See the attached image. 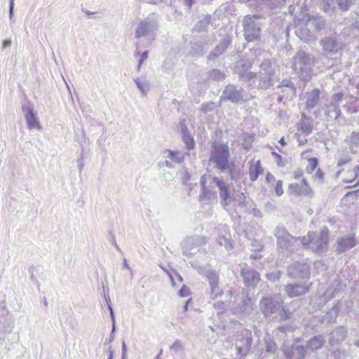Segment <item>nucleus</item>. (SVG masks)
Instances as JSON below:
<instances>
[{"instance_id":"obj_1","label":"nucleus","mask_w":359,"mask_h":359,"mask_svg":"<svg viewBox=\"0 0 359 359\" xmlns=\"http://www.w3.org/2000/svg\"><path fill=\"white\" fill-rule=\"evenodd\" d=\"M273 65L270 59H264L259 65V73H254L249 71V66L238 62L234 67V72L238 75L239 80L249 87L266 90L278 81Z\"/></svg>"},{"instance_id":"obj_2","label":"nucleus","mask_w":359,"mask_h":359,"mask_svg":"<svg viewBox=\"0 0 359 359\" xmlns=\"http://www.w3.org/2000/svg\"><path fill=\"white\" fill-rule=\"evenodd\" d=\"M283 299L279 294L263 297L259 304V310L266 318L278 314L280 320H287L290 318V312L283 306Z\"/></svg>"},{"instance_id":"obj_3","label":"nucleus","mask_w":359,"mask_h":359,"mask_svg":"<svg viewBox=\"0 0 359 359\" xmlns=\"http://www.w3.org/2000/svg\"><path fill=\"white\" fill-rule=\"evenodd\" d=\"M230 156L228 142L221 140H215L212 142L210 161L221 172H225L230 167L234 166V163L230 161Z\"/></svg>"},{"instance_id":"obj_4","label":"nucleus","mask_w":359,"mask_h":359,"mask_svg":"<svg viewBox=\"0 0 359 359\" xmlns=\"http://www.w3.org/2000/svg\"><path fill=\"white\" fill-rule=\"evenodd\" d=\"M159 28V19L155 13L149 14L142 20L135 33L136 39L147 37L149 40H154Z\"/></svg>"},{"instance_id":"obj_5","label":"nucleus","mask_w":359,"mask_h":359,"mask_svg":"<svg viewBox=\"0 0 359 359\" xmlns=\"http://www.w3.org/2000/svg\"><path fill=\"white\" fill-rule=\"evenodd\" d=\"M261 17V15H248L244 17L243 20L244 36L248 42H253L261 39L262 24L257 21Z\"/></svg>"},{"instance_id":"obj_6","label":"nucleus","mask_w":359,"mask_h":359,"mask_svg":"<svg viewBox=\"0 0 359 359\" xmlns=\"http://www.w3.org/2000/svg\"><path fill=\"white\" fill-rule=\"evenodd\" d=\"M274 236L279 252L285 253L294 251V243L297 238L292 236L284 226H277L274 230Z\"/></svg>"},{"instance_id":"obj_7","label":"nucleus","mask_w":359,"mask_h":359,"mask_svg":"<svg viewBox=\"0 0 359 359\" xmlns=\"http://www.w3.org/2000/svg\"><path fill=\"white\" fill-rule=\"evenodd\" d=\"M255 299L250 297L247 292L238 294L231 309L233 313L241 316H248L254 310Z\"/></svg>"},{"instance_id":"obj_8","label":"nucleus","mask_w":359,"mask_h":359,"mask_svg":"<svg viewBox=\"0 0 359 359\" xmlns=\"http://www.w3.org/2000/svg\"><path fill=\"white\" fill-rule=\"evenodd\" d=\"M252 333L247 329L242 330L237 335L235 339V346L236 355L242 357L246 356L252 347Z\"/></svg>"},{"instance_id":"obj_9","label":"nucleus","mask_w":359,"mask_h":359,"mask_svg":"<svg viewBox=\"0 0 359 359\" xmlns=\"http://www.w3.org/2000/svg\"><path fill=\"white\" fill-rule=\"evenodd\" d=\"M246 92L242 87L234 84L226 85L220 96L221 101H230L233 104H242L247 100Z\"/></svg>"},{"instance_id":"obj_10","label":"nucleus","mask_w":359,"mask_h":359,"mask_svg":"<svg viewBox=\"0 0 359 359\" xmlns=\"http://www.w3.org/2000/svg\"><path fill=\"white\" fill-rule=\"evenodd\" d=\"M313 61V57L304 51H298L294 57V69L300 74L304 79L309 77L310 66Z\"/></svg>"},{"instance_id":"obj_11","label":"nucleus","mask_w":359,"mask_h":359,"mask_svg":"<svg viewBox=\"0 0 359 359\" xmlns=\"http://www.w3.org/2000/svg\"><path fill=\"white\" fill-rule=\"evenodd\" d=\"M211 178V184H215L219 189L220 204L223 208H226L231 202V194L230 186L227 184L222 179L217 177L209 176Z\"/></svg>"},{"instance_id":"obj_12","label":"nucleus","mask_w":359,"mask_h":359,"mask_svg":"<svg viewBox=\"0 0 359 359\" xmlns=\"http://www.w3.org/2000/svg\"><path fill=\"white\" fill-rule=\"evenodd\" d=\"M329 230L327 226H323L318 233L313 232L312 245L310 248L315 252H323L327 249Z\"/></svg>"},{"instance_id":"obj_13","label":"nucleus","mask_w":359,"mask_h":359,"mask_svg":"<svg viewBox=\"0 0 359 359\" xmlns=\"http://www.w3.org/2000/svg\"><path fill=\"white\" fill-rule=\"evenodd\" d=\"M319 43L326 56L335 55L341 50V42L335 36H325L320 39Z\"/></svg>"},{"instance_id":"obj_14","label":"nucleus","mask_w":359,"mask_h":359,"mask_svg":"<svg viewBox=\"0 0 359 359\" xmlns=\"http://www.w3.org/2000/svg\"><path fill=\"white\" fill-rule=\"evenodd\" d=\"M287 274L293 279H309L310 277V269L306 264L297 262L287 267Z\"/></svg>"},{"instance_id":"obj_15","label":"nucleus","mask_w":359,"mask_h":359,"mask_svg":"<svg viewBox=\"0 0 359 359\" xmlns=\"http://www.w3.org/2000/svg\"><path fill=\"white\" fill-rule=\"evenodd\" d=\"M241 276L246 287H255L260 281L259 273L245 264L241 266Z\"/></svg>"},{"instance_id":"obj_16","label":"nucleus","mask_w":359,"mask_h":359,"mask_svg":"<svg viewBox=\"0 0 359 359\" xmlns=\"http://www.w3.org/2000/svg\"><path fill=\"white\" fill-rule=\"evenodd\" d=\"M205 243V238L203 236L189 237L183 241L181 247L183 249L184 256L191 257L196 252V248L194 245Z\"/></svg>"},{"instance_id":"obj_17","label":"nucleus","mask_w":359,"mask_h":359,"mask_svg":"<svg viewBox=\"0 0 359 359\" xmlns=\"http://www.w3.org/2000/svg\"><path fill=\"white\" fill-rule=\"evenodd\" d=\"M353 4V0H323L322 8L325 13H332L337 7L341 11H347Z\"/></svg>"},{"instance_id":"obj_18","label":"nucleus","mask_w":359,"mask_h":359,"mask_svg":"<svg viewBox=\"0 0 359 359\" xmlns=\"http://www.w3.org/2000/svg\"><path fill=\"white\" fill-rule=\"evenodd\" d=\"M294 32L302 41L306 43L315 41L317 38L304 20H299L295 25Z\"/></svg>"},{"instance_id":"obj_19","label":"nucleus","mask_w":359,"mask_h":359,"mask_svg":"<svg viewBox=\"0 0 359 359\" xmlns=\"http://www.w3.org/2000/svg\"><path fill=\"white\" fill-rule=\"evenodd\" d=\"M205 277L208 280L210 286V297L215 299L222 293V290L218 286L219 275L215 271L208 270L205 273Z\"/></svg>"},{"instance_id":"obj_20","label":"nucleus","mask_w":359,"mask_h":359,"mask_svg":"<svg viewBox=\"0 0 359 359\" xmlns=\"http://www.w3.org/2000/svg\"><path fill=\"white\" fill-rule=\"evenodd\" d=\"M205 277L208 280L210 286V297L215 299L222 293V290L218 286L219 275L215 271L208 270L205 273Z\"/></svg>"},{"instance_id":"obj_21","label":"nucleus","mask_w":359,"mask_h":359,"mask_svg":"<svg viewBox=\"0 0 359 359\" xmlns=\"http://www.w3.org/2000/svg\"><path fill=\"white\" fill-rule=\"evenodd\" d=\"M299 339H296L292 345L284 350V353L288 359H304L306 352V346L299 344Z\"/></svg>"},{"instance_id":"obj_22","label":"nucleus","mask_w":359,"mask_h":359,"mask_svg":"<svg viewBox=\"0 0 359 359\" xmlns=\"http://www.w3.org/2000/svg\"><path fill=\"white\" fill-rule=\"evenodd\" d=\"M22 111L25 114V118L29 129L36 128L39 130L41 129L39 119L34 113V109L29 106L23 105Z\"/></svg>"},{"instance_id":"obj_23","label":"nucleus","mask_w":359,"mask_h":359,"mask_svg":"<svg viewBox=\"0 0 359 359\" xmlns=\"http://www.w3.org/2000/svg\"><path fill=\"white\" fill-rule=\"evenodd\" d=\"M356 245V240L353 236H345L337 238L336 251L341 254Z\"/></svg>"},{"instance_id":"obj_24","label":"nucleus","mask_w":359,"mask_h":359,"mask_svg":"<svg viewBox=\"0 0 359 359\" xmlns=\"http://www.w3.org/2000/svg\"><path fill=\"white\" fill-rule=\"evenodd\" d=\"M289 191L297 196H312L313 191L305 179H303L301 184H291L289 185Z\"/></svg>"},{"instance_id":"obj_25","label":"nucleus","mask_w":359,"mask_h":359,"mask_svg":"<svg viewBox=\"0 0 359 359\" xmlns=\"http://www.w3.org/2000/svg\"><path fill=\"white\" fill-rule=\"evenodd\" d=\"M285 291L289 297H296L307 293L309 291V285L297 283L288 284L285 285Z\"/></svg>"},{"instance_id":"obj_26","label":"nucleus","mask_w":359,"mask_h":359,"mask_svg":"<svg viewBox=\"0 0 359 359\" xmlns=\"http://www.w3.org/2000/svg\"><path fill=\"white\" fill-rule=\"evenodd\" d=\"M304 22L306 23V26L312 30L316 36H317V33L325 27V20L323 17L319 15L309 16L307 20Z\"/></svg>"},{"instance_id":"obj_27","label":"nucleus","mask_w":359,"mask_h":359,"mask_svg":"<svg viewBox=\"0 0 359 359\" xmlns=\"http://www.w3.org/2000/svg\"><path fill=\"white\" fill-rule=\"evenodd\" d=\"M231 40L229 36L222 39L219 43L210 52L208 55L209 60H214L216 57L221 55L229 48Z\"/></svg>"},{"instance_id":"obj_28","label":"nucleus","mask_w":359,"mask_h":359,"mask_svg":"<svg viewBox=\"0 0 359 359\" xmlns=\"http://www.w3.org/2000/svg\"><path fill=\"white\" fill-rule=\"evenodd\" d=\"M346 330L344 326L337 327L330 334L329 343L333 346L343 341L346 337Z\"/></svg>"},{"instance_id":"obj_29","label":"nucleus","mask_w":359,"mask_h":359,"mask_svg":"<svg viewBox=\"0 0 359 359\" xmlns=\"http://www.w3.org/2000/svg\"><path fill=\"white\" fill-rule=\"evenodd\" d=\"M179 128L181 130L182 137L183 142L186 144V147L188 150L192 149L195 146V141L191 136L189 129L184 122L179 123Z\"/></svg>"},{"instance_id":"obj_30","label":"nucleus","mask_w":359,"mask_h":359,"mask_svg":"<svg viewBox=\"0 0 359 359\" xmlns=\"http://www.w3.org/2000/svg\"><path fill=\"white\" fill-rule=\"evenodd\" d=\"M290 0H262L263 4L273 13L279 12Z\"/></svg>"},{"instance_id":"obj_31","label":"nucleus","mask_w":359,"mask_h":359,"mask_svg":"<svg viewBox=\"0 0 359 359\" xmlns=\"http://www.w3.org/2000/svg\"><path fill=\"white\" fill-rule=\"evenodd\" d=\"M325 339L323 335H316L311 337L306 341V347L312 351L321 348L325 343Z\"/></svg>"},{"instance_id":"obj_32","label":"nucleus","mask_w":359,"mask_h":359,"mask_svg":"<svg viewBox=\"0 0 359 359\" xmlns=\"http://www.w3.org/2000/svg\"><path fill=\"white\" fill-rule=\"evenodd\" d=\"M319 100L320 90L315 88L306 95V108L308 110L313 109L318 104Z\"/></svg>"},{"instance_id":"obj_33","label":"nucleus","mask_w":359,"mask_h":359,"mask_svg":"<svg viewBox=\"0 0 359 359\" xmlns=\"http://www.w3.org/2000/svg\"><path fill=\"white\" fill-rule=\"evenodd\" d=\"M341 290V284L338 281L332 283L323 293V297L325 301L327 302L334 297Z\"/></svg>"},{"instance_id":"obj_34","label":"nucleus","mask_w":359,"mask_h":359,"mask_svg":"<svg viewBox=\"0 0 359 359\" xmlns=\"http://www.w3.org/2000/svg\"><path fill=\"white\" fill-rule=\"evenodd\" d=\"M264 169L262 166L261 161L258 160L250 166L249 175L250 180L253 182L256 181L258 177L262 175Z\"/></svg>"},{"instance_id":"obj_35","label":"nucleus","mask_w":359,"mask_h":359,"mask_svg":"<svg viewBox=\"0 0 359 359\" xmlns=\"http://www.w3.org/2000/svg\"><path fill=\"white\" fill-rule=\"evenodd\" d=\"M217 201V194L215 191H211L208 187L201 189V192L199 195V201Z\"/></svg>"},{"instance_id":"obj_36","label":"nucleus","mask_w":359,"mask_h":359,"mask_svg":"<svg viewBox=\"0 0 359 359\" xmlns=\"http://www.w3.org/2000/svg\"><path fill=\"white\" fill-rule=\"evenodd\" d=\"M212 16L211 15H205L196 25L198 30L200 32H206L208 26L212 22Z\"/></svg>"},{"instance_id":"obj_37","label":"nucleus","mask_w":359,"mask_h":359,"mask_svg":"<svg viewBox=\"0 0 359 359\" xmlns=\"http://www.w3.org/2000/svg\"><path fill=\"white\" fill-rule=\"evenodd\" d=\"M165 153H168L166 157L173 162L182 163L184 159V156L181 152L167 150L165 151Z\"/></svg>"},{"instance_id":"obj_38","label":"nucleus","mask_w":359,"mask_h":359,"mask_svg":"<svg viewBox=\"0 0 359 359\" xmlns=\"http://www.w3.org/2000/svg\"><path fill=\"white\" fill-rule=\"evenodd\" d=\"M226 76L224 72L217 69H213L208 72V78L213 81H223L225 79Z\"/></svg>"},{"instance_id":"obj_39","label":"nucleus","mask_w":359,"mask_h":359,"mask_svg":"<svg viewBox=\"0 0 359 359\" xmlns=\"http://www.w3.org/2000/svg\"><path fill=\"white\" fill-rule=\"evenodd\" d=\"M265 343L266 352L273 353L277 350L276 342L270 337L269 335L266 336L264 339Z\"/></svg>"},{"instance_id":"obj_40","label":"nucleus","mask_w":359,"mask_h":359,"mask_svg":"<svg viewBox=\"0 0 359 359\" xmlns=\"http://www.w3.org/2000/svg\"><path fill=\"white\" fill-rule=\"evenodd\" d=\"M313 123L311 120L306 121H300L299 129L302 130L303 133L308 135L311 133L313 130Z\"/></svg>"},{"instance_id":"obj_41","label":"nucleus","mask_w":359,"mask_h":359,"mask_svg":"<svg viewBox=\"0 0 359 359\" xmlns=\"http://www.w3.org/2000/svg\"><path fill=\"white\" fill-rule=\"evenodd\" d=\"M309 165L306 168V171L307 173H312L317 168L318 161L317 158L313 157L309 158Z\"/></svg>"},{"instance_id":"obj_42","label":"nucleus","mask_w":359,"mask_h":359,"mask_svg":"<svg viewBox=\"0 0 359 359\" xmlns=\"http://www.w3.org/2000/svg\"><path fill=\"white\" fill-rule=\"evenodd\" d=\"M283 87H287L294 93L296 92V87L294 83L289 79H283L280 83L278 85L277 88H280Z\"/></svg>"},{"instance_id":"obj_43","label":"nucleus","mask_w":359,"mask_h":359,"mask_svg":"<svg viewBox=\"0 0 359 359\" xmlns=\"http://www.w3.org/2000/svg\"><path fill=\"white\" fill-rule=\"evenodd\" d=\"M215 103L214 102H209L203 103L201 106L200 110L203 114H207L212 111L215 108Z\"/></svg>"},{"instance_id":"obj_44","label":"nucleus","mask_w":359,"mask_h":359,"mask_svg":"<svg viewBox=\"0 0 359 359\" xmlns=\"http://www.w3.org/2000/svg\"><path fill=\"white\" fill-rule=\"evenodd\" d=\"M217 243L220 245H224L226 248V250H230L232 248V245H231V241L230 239H229L228 238L225 237V236H219L217 238Z\"/></svg>"},{"instance_id":"obj_45","label":"nucleus","mask_w":359,"mask_h":359,"mask_svg":"<svg viewBox=\"0 0 359 359\" xmlns=\"http://www.w3.org/2000/svg\"><path fill=\"white\" fill-rule=\"evenodd\" d=\"M282 273L280 271H273L266 274V278L271 282H276L279 280L281 277Z\"/></svg>"},{"instance_id":"obj_46","label":"nucleus","mask_w":359,"mask_h":359,"mask_svg":"<svg viewBox=\"0 0 359 359\" xmlns=\"http://www.w3.org/2000/svg\"><path fill=\"white\" fill-rule=\"evenodd\" d=\"M136 86L139 88V90L141 91L142 94L143 95H145L147 92V86L145 83L142 82L141 79L139 78H137L134 80Z\"/></svg>"},{"instance_id":"obj_47","label":"nucleus","mask_w":359,"mask_h":359,"mask_svg":"<svg viewBox=\"0 0 359 359\" xmlns=\"http://www.w3.org/2000/svg\"><path fill=\"white\" fill-rule=\"evenodd\" d=\"M298 239L301 240V242L304 245H310L311 246L312 245L313 232H309L306 236L298 237L297 240Z\"/></svg>"},{"instance_id":"obj_48","label":"nucleus","mask_w":359,"mask_h":359,"mask_svg":"<svg viewBox=\"0 0 359 359\" xmlns=\"http://www.w3.org/2000/svg\"><path fill=\"white\" fill-rule=\"evenodd\" d=\"M346 354L340 350H335L329 355V359H345Z\"/></svg>"},{"instance_id":"obj_49","label":"nucleus","mask_w":359,"mask_h":359,"mask_svg":"<svg viewBox=\"0 0 359 359\" xmlns=\"http://www.w3.org/2000/svg\"><path fill=\"white\" fill-rule=\"evenodd\" d=\"M243 137V147L245 149H248L251 147V144L253 141V137L249 134H244Z\"/></svg>"},{"instance_id":"obj_50","label":"nucleus","mask_w":359,"mask_h":359,"mask_svg":"<svg viewBox=\"0 0 359 359\" xmlns=\"http://www.w3.org/2000/svg\"><path fill=\"white\" fill-rule=\"evenodd\" d=\"M190 264L191 265L192 267L197 269L200 274L204 275L205 276V273L208 271L205 268L199 265V264L197 262H190Z\"/></svg>"},{"instance_id":"obj_51","label":"nucleus","mask_w":359,"mask_h":359,"mask_svg":"<svg viewBox=\"0 0 359 359\" xmlns=\"http://www.w3.org/2000/svg\"><path fill=\"white\" fill-rule=\"evenodd\" d=\"M215 309L219 311V313H222L226 310V304L222 301H217L213 304Z\"/></svg>"},{"instance_id":"obj_52","label":"nucleus","mask_w":359,"mask_h":359,"mask_svg":"<svg viewBox=\"0 0 359 359\" xmlns=\"http://www.w3.org/2000/svg\"><path fill=\"white\" fill-rule=\"evenodd\" d=\"M275 192L277 196H280L283 194V181L282 180H278L276 184L275 187Z\"/></svg>"},{"instance_id":"obj_53","label":"nucleus","mask_w":359,"mask_h":359,"mask_svg":"<svg viewBox=\"0 0 359 359\" xmlns=\"http://www.w3.org/2000/svg\"><path fill=\"white\" fill-rule=\"evenodd\" d=\"M271 154L276 158V161L278 167L283 168L285 165V163L283 162V158L280 154L276 151H272Z\"/></svg>"},{"instance_id":"obj_54","label":"nucleus","mask_w":359,"mask_h":359,"mask_svg":"<svg viewBox=\"0 0 359 359\" xmlns=\"http://www.w3.org/2000/svg\"><path fill=\"white\" fill-rule=\"evenodd\" d=\"M170 349L175 352H178L182 349V345L180 340H176L170 346Z\"/></svg>"},{"instance_id":"obj_55","label":"nucleus","mask_w":359,"mask_h":359,"mask_svg":"<svg viewBox=\"0 0 359 359\" xmlns=\"http://www.w3.org/2000/svg\"><path fill=\"white\" fill-rule=\"evenodd\" d=\"M108 308H109V310L110 311V317H111V321H112V329H111V334H112L115 331V329H116V327H115V316H114V313L112 306L109 303H108Z\"/></svg>"},{"instance_id":"obj_56","label":"nucleus","mask_w":359,"mask_h":359,"mask_svg":"<svg viewBox=\"0 0 359 359\" xmlns=\"http://www.w3.org/2000/svg\"><path fill=\"white\" fill-rule=\"evenodd\" d=\"M189 289L187 286L183 285L182 287L179 290V295L182 297H185L189 296Z\"/></svg>"},{"instance_id":"obj_57","label":"nucleus","mask_w":359,"mask_h":359,"mask_svg":"<svg viewBox=\"0 0 359 359\" xmlns=\"http://www.w3.org/2000/svg\"><path fill=\"white\" fill-rule=\"evenodd\" d=\"M149 53L148 51H144L142 53L140 59L139 60V63L137 65V70L139 71L140 69V67L143 62L148 58Z\"/></svg>"},{"instance_id":"obj_58","label":"nucleus","mask_w":359,"mask_h":359,"mask_svg":"<svg viewBox=\"0 0 359 359\" xmlns=\"http://www.w3.org/2000/svg\"><path fill=\"white\" fill-rule=\"evenodd\" d=\"M14 14V0H10L9 2V18L12 20Z\"/></svg>"},{"instance_id":"obj_59","label":"nucleus","mask_w":359,"mask_h":359,"mask_svg":"<svg viewBox=\"0 0 359 359\" xmlns=\"http://www.w3.org/2000/svg\"><path fill=\"white\" fill-rule=\"evenodd\" d=\"M314 177L320 180H323L324 177L323 172L320 168H318L314 175Z\"/></svg>"},{"instance_id":"obj_60","label":"nucleus","mask_w":359,"mask_h":359,"mask_svg":"<svg viewBox=\"0 0 359 359\" xmlns=\"http://www.w3.org/2000/svg\"><path fill=\"white\" fill-rule=\"evenodd\" d=\"M266 181L268 183H273L276 181V178L273 175H272L271 172H267L266 175Z\"/></svg>"},{"instance_id":"obj_61","label":"nucleus","mask_w":359,"mask_h":359,"mask_svg":"<svg viewBox=\"0 0 359 359\" xmlns=\"http://www.w3.org/2000/svg\"><path fill=\"white\" fill-rule=\"evenodd\" d=\"M350 161H351L350 158H341L340 160L338 161L337 165L338 166H341L343 165H345V164L349 163Z\"/></svg>"},{"instance_id":"obj_62","label":"nucleus","mask_w":359,"mask_h":359,"mask_svg":"<svg viewBox=\"0 0 359 359\" xmlns=\"http://www.w3.org/2000/svg\"><path fill=\"white\" fill-rule=\"evenodd\" d=\"M335 114V119H337L341 114V109L338 105H334L332 111Z\"/></svg>"},{"instance_id":"obj_63","label":"nucleus","mask_w":359,"mask_h":359,"mask_svg":"<svg viewBox=\"0 0 359 359\" xmlns=\"http://www.w3.org/2000/svg\"><path fill=\"white\" fill-rule=\"evenodd\" d=\"M355 180L356 181V184L359 183V166H357L353 170Z\"/></svg>"},{"instance_id":"obj_64","label":"nucleus","mask_w":359,"mask_h":359,"mask_svg":"<svg viewBox=\"0 0 359 359\" xmlns=\"http://www.w3.org/2000/svg\"><path fill=\"white\" fill-rule=\"evenodd\" d=\"M206 179L207 177L205 175H202L200 180V184L201 189L205 188L206 187Z\"/></svg>"}]
</instances>
